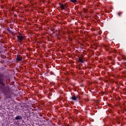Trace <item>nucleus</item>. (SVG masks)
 <instances>
[{
	"label": "nucleus",
	"mask_w": 126,
	"mask_h": 126,
	"mask_svg": "<svg viewBox=\"0 0 126 126\" xmlns=\"http://www.w3.org/2000/svg\"><path fill=\"white\" fill-rule=\"evenodd\" d=\"M0 85H1V87L0 88L1 90L5 93V95L7 96H9L10 94V91L8 89L7 87H4L3 82H2V78H1V76L0 75Z\"/></svg>",
	"instance_id": "nucleus-1"
},
{
	"label": "nucleus",
	"mask_w": 126,
	"mask_h": 126,
	"mask_svg": "<svg viewBox=\"0 0 126 126\" xmlns=\"http://www.w3.org/2000/svg\"><path fill=\"white\" fill-rule=\"evenodd\" d=\"M17 37L19 42L20 43H21V42H22V41L23 40V36H22V35H18Z\"/></svg>",
	"instance_id": "nucleus-2"
},
{
	"label": "nucleus",
	"mask_w": 126,
	"mask_h": 126,
	"mask_svg": "<svg viewBox=\"0 0 126 126\" xmlns=\"http://www.w3.org/2000/svg\"><path fill=\"white\" fill-rule=\"evenodd\" d=\"M16 60L20 62L22 61V57L21 55H17Z\"/></svg>",
	"instance_id": "nucleus-3"
},
{
	"label": "nucleus",
	"mask_w": 126,
	"mask_h": 126,
	"mask_svg": "<svg viewBox=\"0 0 126 126\" xmlns=\"http://www.w3.org/2000/svg\"><path fill=\"white\" fill-rule=\"evenodd\" d=\"M79 61L80 63H84V60L83 59H82V58H79Z\"/></svg>",
	"instance_id": "nucleus-4"
},
{
	"label": "nucleus",
	"mask_w": 126,
	"mask_h": 126,
	"mask_svg": "<svg viewBox=\"0 0 126 126\" xmlns=\"http://www.w3.org/2000/svg\"><path fill=\"white\" fill-rule=\"evenodd\" d=\"M15 120H22V117L20 116H17V117H15Z\"/></svg>",
	"instance_id": "nucleus-5"
},
{
	"label": "nucleus",
	"mask_w": 126,
	"mask_h": 126,
	"mask_svg": "<svg viewBox=\"0 0 126 126\" xmlns=\"http://www.w3.org/2000/svg\"><path fill=\"white\" fill-rule=\"evenodd\" d=\"M60 7L62 9H64V5L63 4H60Z\"/></svg>",
	"instance_id": "nucleus-6"
},
{
	"label": "nucleus",
	"mask_w": 126,
	"mask_h": 126,
	"mask_svg": "<svg viewBox=\"0 0 126 126\" xmlns=\"http://www.w3.org/2000/svg\"><path fill=\"white\" fill-rule=\"evenodd\" d=\"M71 99H73L74 101H76L77 98L76 97V96H74L71 97Z\"/></svg>",
	"instance_id": "nucleus-7"
},
{
	"label": "nucleus",
	"mask_w": 126,
	"mask_h": 126,
	"mask_svg": "<svg viewBox=\"0 0 126 126\" xmlns=\"http://www.w3.org/2000/svg\"><path fill=\"white\" fill-rule=\"evenodd\" d=\"M71 2H76V0H70Z\"/></svg>",
	"instance_id": "nucleus-8"
},
{
	"label": "nucleus",
	"mask_w": 126,
	"mask_h": 126,
	"mask_svg": "<svg viewBox=\"0 0 126 126\" xmlns=\"http://www.w3.org/2000/svg\"><path fill=\"white\" fill-rule=\"evenodd\" d=\"M67 6H68L67 4L65 3L64 5V7H67Z\"/></svg>",
	"instance_id": "nucleus-9"
},
{
	"label": "nucleus",
	"mask_w": 126,
	"mask_h": 126,
	"mask_svg": "<svg viewBox=\"0 0 126 126\" xmlns=\"http://www.w3.org/2000/svg\"><path fill=\"white\" fill-rule=\"evenodd\" d=\"M121 14H122V13H118V15H119V16H121Z\"/></svg>",
	"instance_id": "nucleus-10"
},
{
	"label": "nucleus",
	"mask_w": 126,
	"mask_h": 126,
	"mask_svg": "<svg viewBox=\"0 0 126 126\" xmlns=\"http://www.w3.org/2000/svg\"><path fill=\"white\" fill-rule=\"evenodd\" d=\"M104 47H108L107 45H104Z\"/></svg>",
	"instance_id": "nucleus-11"
},
{
	"label": "nucleus",
	"mask_w": 126,
	"mask_h": 126,
	"mask_svg": "<svg viewBox=\"0 0 126 126\" xmlns=\"http://www.w3.org/2000/svg\"><path fill=\"white\" fill-rule=\"evenodd\" d=\"M124 111L126 112V109H124Z\"/></svg>",
	"instance_id": "nucleus-12"
},
{
	"label": "nucleus",
	"mask_w": 126,
	"mask_h": 126,
	"mask_svg": "<svg viewBox=\"0 0 126 126\" xmlns=\"http://www.w3.org/2000/svg\"><path fill=\"white\" fill-rule=\"evenodd\" d=\"M9 31V32H10V33L11 32V31Z\"/></svg>",
	"instance_id": "nucleus-13"
}]
</instances>
